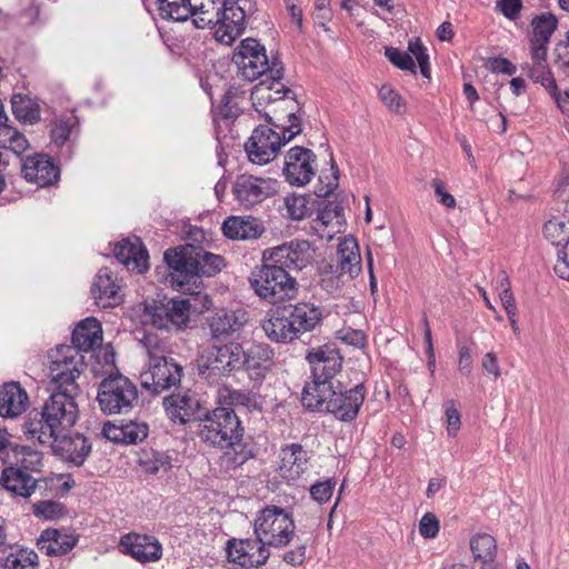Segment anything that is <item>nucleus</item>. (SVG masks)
<instances>
[{
    "instance_id": "obj_48",
    "label": "nucleus",
    "mask_w": 569,
    "mask_h": 569,
    "mask_svg": "<svg viewBox=\"0 0 569 569\" xmlns=\"http://www.w3.org/2000/svg\"><path fill=\"white\" fill-rule=\"evenodd\" d=\"M543 234L552 244L563 247L569 242V223L557 219L549 220L543 226Z\"/></svg>"
},
{
    "instance_id": "obj_51",
    "label": "nucleus",
    "mask_w": 569,
    "mask_h": 569,
    "mask_svg": "<svg viewBox=\"0 0 569 569\" xmlns=\"http://www.w3.org/2000/svg\"><path fill=\"white\" fill-rule=\"evenodd\" d=\"M385 56L386 58L398 69L403 71H410L413 74H416V63L412 59V57L398 48L395 47H386L385 48Z\"/></svg>"
},
{
    "instance_id": "obj_39",
    "label": "nucleus",
    "mask_w": 569,
    "mask_h": 569,
    "mask_svg": "<svg viewBox=\"0 0 569 569\" xmlns=\"http://www.w3.org/2000/svg\"><path fill=\"white\" fill-rule=\"evenodd\" d=\"M531 27L532 32L529 41L549 43L558 28V19L552 12H543L533 17Z\"/></svg>"
},
{
    "instance_id": "obj_15",
    "label": "nucleus",
    "mask_w": 569,
    "mask_h": 569,
    "mask_svg": "<svg viewBox=\"0 0 569 569\" xmlns=\"http://www.w3.org/2000/svg\"><path fill=\"white\" fill-rule=\"evenodd\" d=\"M284 146L277 128L270 124L256 127L244 143V151L250 162L254 164H267L272 161Z\"/></svg>"
},
{
    "instance_id": "obj_23",
    "label": "nucleus",
    "mask_w": 569,
    "mask_h": 569,
    "mask_svg": "<svg viewBox=\"0 0 569 569\" xmlns=\"http://www.w3.org/2000/svg\"><path fill=\"white\" fill-rule=\"evenodd\" d=\"M119 546L124 555L141 563L154 562L162 557V546L153 536L129 532L120 538Z\"/></svg>"
},
{
    "instance_id": "obj_52",
    "label": "nucleus",
    "mask_w": 569,
    "mask_h": 569,
    "mask_svg": "<svg viewBox=\"0 0 569 569\" xmlns=\"http://www.w3.org/2000/svg\"><path fill=\"white\" fill-rule=\"evenodd\" d=\"M379 97L392 112L398 114L405 113L406 106L402 101V98L390 86H381V88L379 89Z\"/></svg>"
},
{
    "instance_id": "obj_37",
    "label": "nucleus",
    "mask_w": 569,
    "mask_h": 569,
    "mask_svg": "<svg viewBox=\"0 0 569 569\" xmlns=\"http://www.w3.org/2000/svg\"><path fill=\"white\" fill-rule=\"evenodd\" d=\"M8 466L20 468L23 471L40 473L42 467V453L28 446L14 445L11 447V456L8 453V460H3Z\"/></svg>"
},
{
    "instance_id": "obj_27",
    "label": "nucleus",
    "mask_w": 569,
    "mask_h": 569,
    "mask_svg": "<svg viewBox=\"0 0 569 569\" xmlns=\"http://www.w3.org/2000/svg\"><path fill=\"white\" fill-rule=\"evenodd\" d=\"M119 291L120 284L111 269L108 267L99 269L91 287V295L96 305L102 308H111L120 305L122 297L119 295Z\"/></svg>"
},
{
    "instance_id": "obj_64",
    "label": "nucleus",
    "mask_w": 569,
    "mask_h": 569,
    "mask_svg": "<svg viewBox=\"0 0 569 569\" xmlns=\"http://www.w3.org/2000/svg\"><path fill=\"white\" fill-rule=\"evenodd\" d=\"M555 62L561 69L569 71V43L566 41H560L556 44L555 48Z\"/></svg>"
},
{
    "instance_id": "obj_26",
    "label": "nucleus",
    "mask_w": 569,
    "mask_h": 569,
    "mask_svg": "<svg viewBox=\"0 0 569 569\" xmlns=\"http://www.w3.org/2000/svg\"><path fill=\"white\" fill-rule=\"evenodd\" d=\"M221 231L230 240H257L266 232V227L261 219L252 216H229Z\"/></svg>"
},
{
    "instance_id": "obj_3",
    "label": "nucleus",
    "mask_w": 569,
    "mask_h": 569,
    "mask_svg": "<svg viewBox=\"0 0 569 569\" xmlns=\"http://www.w3.org/2000/svg\"><path fill=\"white\" fill-rule=\"evenodd\" d=\"M232 62L238 68V77L252 82L263 78L251 91V100L271 99V90L283 79L284 68L278 53L269 59L267 50L254 38H247L240 41L232 54Z\"/></svg>"
},
{
    "instance_id": "obj_5",
    "label": "nucleus",
    "mask_w": 569,
    "mask_h": 569,
    "mask_svg": "<svg viewBox=\"0 0 569 569\" xmlns=\"http://www.w3.org/2000/svg\"><path fill=\"white\" fill-rule=\"evenodd\" d=\"M163 260L171 270L172 283L180 289L196 284L202 277H214L226 266L222 256L190 243L167 249Z\"/></svg>"
},
{
    "instance_id": "obj_43",
    "label": "nucleus",
    "mask_w": 569,
    "mask_h": 569,
    "mask_svg": "<svg viewBox=\"0 0 569 569\" xmlns=\"http://www.w3.org/2000/svg\"><path fill=\"white\" fill-rule=\"evenodd\" d=\"M160 17L173 21H186L192 14L190 0H157Z\"/></svg>"
},
{
    "instance_id": "obj_24",
    "label": "nucleus",
    "mask_w": 569,
    "mask_h": 569,
    "mask_svg": "<svg viewBox=\"0 0 569 569\" xmlns=\"http://www.w3.org/2000/svg\"><path fill=\"white\" fill-rule=\"evenodd\" d=\"M247 321L248 312L242 308L218 309L207 319L211 338L218 341L227 340L239 333Z\"/></svg>"
},
{
    "instance_id": "obj_44",
    "label": "nucleus",
    "mask_w": 569,
    "mask_h": 569,
    "mask_svg": "<svg viewBox=\"0 0 569 569\" xmlns=\"http://www.w3.org/2000/svg\"><path fill=\"white\" fill-rule=\"evenodd\" d=\"M266 122L279 130H281V139L284 140V144L290 142L293 138H296L298 134L302 132V120L301 117L297 114V112L291 109L287 114V120L289 124H283L282 122H277L273 120V117H271L270 112H264L262 114Z\"/></svg>"
},
{
    "instance_id": "obj_38",
    "label": "nucleus",
    "mask_w": 569,
    "mask_h": 569,
    "mask_svg": "<svg viewBox=\"0 0 569 569\" xmlns=\"http://www.w3.org/2000/svg\"><path fill=\"white\" fill-rule=\"evenodd\" d=\"M219 403L230 408L241 406L249 411L262 412L264 399L253 391L224 388L219 395Z\"/></svg>"
},
{
    "instance_id": "obj_60",
    "label": "nucleus",
    "mask_w": 569,
    "mask_h": 569,
    "mask_svg": "<svg viewBox=\"0 0 569 569\" xmlns=\"http://www.w3.org/2000/svg\"><path fill=\"white\" fill-rule=\"evenodd\" d=\"M558 259L555 264V272L562 279L569 281V241L562 249L558 250Z\"/></svg>"
},
{
    "instance_id": "obj_21",
    "label": "nucleus",
    "mask_w": 569,
    "mask_h": 569,
    "mask_svg": "<svg viewBox=\"0 0 569 569\" xmlns=\"http://www.w3.org/2000/svg\"><path fill=\"white\" fill-rule=\"evenodd\" d=\"M46 445L51 446L56 456L76 467H81L92 450L90 440L79 432L63 436L57 433L54 440Z\"/></svg>"
},
{
    "instance_id": "obj_47",
    "label": "nucleus",
    "mask_w": 569,
    "mask_h": 569,
    "mask_svg": "<svg viewBox=\"0 0 569 569\" xmlns=\"http://www.w3.org/2000/svg\"><path fill=\"white\" fill-rule=\"evenodd\" d=\"M36 517L44 520H56L67 515V508L62 502L56 500H41L32 506Z\"/></svg>"
},
{
    "instance_id": "obj_16",
    "label": "nucleus",
    "mask_w": 569,
    "mask_h": 569,
    "mask_svg": "<svg viewBox=\"0 0 569 569\" xmlns=\"http://www.w3.org/2000/svg\"><path fill=\"white\" fill-rule=\"evenodd\" d=\"M230 8L222 7L217 0H209L202 2L200 6H192V24L198 29L213 28L216 26V39L226 44H231L239 36H234L230 32L223 33V29L229 27L230 22L229 12ZM231 29L228 28V31Z\"/></svg>"
},
{
    "instance_id": "obj_22",
    "label": "nucleus",
    "mask_w": 569,
    "mask_h": 569,
    "mask_svg": "<svg viewBox=\"0 0 569 569\" xmlns=\"http://www.w3.org/2000/svg\"><path fill=\"white\" fill-rule=\"evenodd\" d=\"M50 481V478H36L30 472L11 466L4 467L0 476L1 486L13 496L22 498L31 497L38 488L43 487L46 491Z\"/></svg>"
},
{
    "instance_id": "obj_32",
    "label": "nucleus",
    "mask_w": 569,
    "mask_h": 569,
    "mask_svg": "<svg viewBox=\"0 0 569 569\" xmlns=\"http://www.w3.org/2000/svg\"><path fill=\"white\" fill-rule=\"evenodd\" d=\"M29 406V396L19 382L10 381L0 386V417L16 418Z\"/></svg>"
},
{
    "instance_id": "obj_57",
    "label": "nucleus",
    "mask_w": 569,
    "mask_h": 569,
    "mask_svg": "<svg viewBox=\"0 0 569 569\" xmlns=\"http://www.w3.org/2000/svg\"><path fill=\"white\" fill-rule=\"evenodd\" d=\"M486 68L493 73H502L512 76L517 71V67L507 58L491 57L486 62Z\"/></svg>"
},
{
    "instance_id": "obj_7",
    "label": "nucleus",
    "mask_w": 569,
    "mask_h": 569,
    "mask_svg": "<svg viewBox=\"0 0 569 569\" xmlns=\"http://www.w3.org/2000/svg\"><path fill=\"white\" fill-rule=\"evenodd\" d=\"M191 300L173 297L146 300L143 302L144 321L158 330L167 332L183 331L190 321Z\"/></svg>"
},
{
    "instance_id": "obj_30",
    "label": "nucleus",
    "mask_w": 569,
    "mask_h": 569,
    "mask_svg": "<svg viewBox=\"0 0 569 569\" xmlns=\"http://www.w3.org/2000/svg\"><path fill=\"white\" fill-rule=\"evenodd\" d=\"M226 442L223 449L228 451L221 456V461L228 470H234L256 457V443L250 436L244 437V431L237 432L236 439Z\"/></svg>"
},
{
    "instance_id": "obj_2",
    "label": "nucleus",
    "mask_w": 569,
    "mask_h": 569,
    "mask_svg": "<svg viewBox=\"0 0 569 569\" xmlns=\"http://www.w3.org/2000/svg\"><path fill=\"white\" fill-rule=\"evenodd\" d=\"M311 260V246L307 240H292L267 248L262 251L261 263L251 270L250 288L272 306L296 299L299 284L291 272L301 271Z\"/></svg>"
},
{
    "instance_id": "obj_10",
    "label": "nucleus",
    "mask_w": 569,
    "mask_h": 569,
    "mask_svg": "<svg viewBox=\"0 0 569 569\" xmlns=\"http://www.w3.org/2000/svg\"><path fill=\"white\" fill-rule=\"evenodd\" d=\"M97 401L106 415L128 412L138 401L137 387L120 372L110 373L99 385Z\"/></svg>"
},
{
    "instance_id": "obj_6",
    "label": "nucleus",
    "mask_w": 569,
    "mask_h": 569,
    "mask_svg": "<svg viewBox=\"0 0 569 569\" xmlns=\"http://www.w3.org/2000/svg\"><path fill=\"white\" fill-rule=\"evenodd\" d=\"M306 360L311 367L312 381L306 382L301 403L306 410L318 409L323 401L320 397L322 390L336 385L335 377L341 371L343 357L335 343H326L310 349Z\"/></svg>"
},
{
    "instance_id": "obj_20",
    "label": "nucleus",
    "mask_w": 569,
    "mask_h": 569,
    "mask_svg": "<svg viewBox=\"0 0 569 569\" xmlns=\"http://www.w3.org/2000/svg\"><path fill=\"white\" fill-rule=\"evenodd\" d=\"M21 173L28 182L40 188L53 186L60 179L59 166L46 153H34L21 160Z\"/></svg>"
},
{
    "instance_id": "obj_1",
    "label": "nucleus",
    "mask_w": 569,
    "mask_h": 569,
    "mask_svg": "<svg viewBox=\"0 0 569 569\" xmlns=\"http://www.w3.org/2000/svg\"><path fill=\"white\" fill-rule=\"evenodd\" d=\"M81 373L72 365L71 356H63V360L53 361L49 366L52 393L40 409H32L23 425L24 433L29 439L39 443L52 442L54 435L73 427L79 417L76 397L80 388L76 380Z\"/></svg>"
},
{
    "instance_id": "obj_59",
    "label": "nucleus",
    "mask_w": 569,
    "mask_h": 569,
    "mask_svg": "<svg viewBox=\"0 0 569 569\" xmlns=\"http://www.w3.org/2000/svg\"><path fill=\"white\" fill-rule=\"evenodd\" d=\"M236 545H242L243 548H246V562L248 563H244V568L246 569H253L254 565H253V558H254V552L253 550L257 549V545L259 543V538L257 537V540H252V539H236V538H231L227 541V546L229 547H233Z\"/></svg>"
},
{
    "instance_id": "obj_25",
    "label": "nucleus",
    "mask_w": 569,
    "mask_h": 569,
    "mask_svg": "<svg viewBox=\"0 0 569 569\" xmlns=\"http://www.w3.org/2000/svg\"><path fill=\"white\" fill-rule=\"evenodd\" d=\"M329 157L332 177L326 182L325 186L319 188L317 193L318 197L323 198L322 202L319 204L317 219L325 226L330 224L335 219L337 222H339L340 219L343 218V207L341 202L327 199V197L331 194L339 184V168L335 161L332 152H330Z\"/></svg>"
},
{
    "instance_id": "obj_40",
    "label": "nucleus",
    "mask_w": 569,
    "mask_h": 569,
    "mask_svg": "<svg viewBox=\"0 0 569 569\" xmlns=\"http://www.w3.org/2000/svg\"><path fill=\"white\" fill-rule=\"evenodd\" d=\"M11 109L14 117L20 121L36 123L40 120V107L28 96L13 94Z\"/></svg>"
},
{
    "instance_id": "obj_41",
    "label": "nucleus",
    "mask_w": 569,
    "mask_h": 569,
    "mask_svg": "<svg viewBox=\"0 0 569 569\" xmlns=\"http://www.w3.org/2000/svg\"><path fill=\"white\" fill-rule=\"evenodd\" d=\"M8 120L0 121V147L12 151L17 157L29 148V142L24 134L7 123Z\"/></svg>"
},
{
    "instance_id": "obj_36",
    "label": "nucleus",
    "mask_w": 569,
    "mask_h": 569,
    "mask_svg": "<svg viewBox=\"0 0 569 569\" xmlns=\"http://www.w3.org/2000/svg\"><path fill=\"white\" fill-rule=\"evenodd\" d=\"M337 256L338 267L336 270L348 274L350 280L358 277L361 271V256L356 238H343L338 244Z\"/></svg>"
},
{
    "instance_id": "obj_29",
    "label": "nucleus",
    "mask_w": 569,
    "mask_h": 569,
    "mask_svg": "<svg viewBox=\"0 0 569 569\" xmlns=\"http://www.w3.org/2000/svg\"><path fill=\"white\" fill-rule=\"evenodd\" d=\"M280 470L289 480L299 479L309 468L311 455L300 443H287L280 448Z\"/></svg>"
},
{
    "instance_id": "obj_34",
    "label": "nucleus",
    "mask_w": 569,
    "mask_h": 569,
    "mask_svg": "<svg viewBox=\"0 0 569 569\" xmlns=\"http://www.w3.org/2000/svg\"><path fill=\"white\" fill-rule=\"evenodd\" d=\"M271 91H273L274 96L271 93V99L269 101L261 100V103H258L257 100H252V106L261 117L264 112H270L274 121L281 122L287 119L286 114L293 109L288 106L286 98H290L297 104L299 103L297 101L296 93L292 92L290 88L283 86L280 81Z\"/></svg>"
},
{
    "instance_id": "obj_17",
    "label": "nucleus",
    "mask_w": 569,
    "mask_h": 569,
    "mask_svg": "<svg viewBox=\"0 0 569 569\" xmlns=\"http://www.w3.org/2000/svg\"><path fill=\"white\" fill-rule=\"evenodd\" d=\"M162 405L168 418L180 425L190 420L200 421L206 412L199 395L190 389L164 397Z\"/></svg>"
},
{
    "instance_id": "obj_8",
    "label": "nucleus",
    "mask_w": 569,
    "mask_h": 569,
    "mask_svg": "<svg viewBox=\"0 0 569 569\" xmlns=\"http://www.w3.org/2000/svg\"><path fill=\"white\" fill-rule=\"evenodd\" d=\"M366 387L362 382L347 388L341 381L337 380L331 388L322 390L320 393L323 400L318 409L310 412H327L342 422H352L359 415V411L366 399Z\"/></svg>"
},
{
    "instance_id": "obj_4",
    "label": "nucleus",
    "mask_w": 569,
    "mask_h": 569,
    "mask_svg": "<svg viewBox=\"0 0 569 569\" xmlns=\"http://www.w3.org/2000/svg\"><path fill=\"white\" fill-rule=\"evenodd\" d=\"M323 319L322 307L310 301H299L278 307L270 318L263 321L262 329L271 341L290 343L316 330Z\"/></svg>"
},
{
    "instance_id": "obj_55",
    "label": "nucleus",
    "mask_w": 569,
    "mask_h": 569,
    "mask_svg": "<svg viewBox=\"0 0 569 569\" xmlns=\"http://www.w3.org/2000/svg\"><path fill=\"white\" fill-rule=\"evenodd\" d=\"M445 415L448 435L455 437L461 427V415L455 400L451 399L446 402Z\"/></svg>"
},
{
    "instance_id": "obj_28",
    "label": "nucleus",
    "mask_w": 569,
    "mask_h": 569,
    "mask_svg": "<svg viewBox=\"0 0 569 569\" xmlns=\"http://www.w3.org/2000/svg\"><path fill=\"white\" fill-rule=\"evenodd\" d=\"M273 350L264 343L254 345L240 358V369H244L250 379L261 383L272 366Z\"/></svg>"
},
{
    "instance_id": "obj_13",
    "label": "nucleus",
    "mask_w": 569,
    "mask_h": 569,
    "mask_svg": "<svg viewBox=\"0 0 569 569\" xmlns=\"http://www.w3.org/2000/svg\"><path fill=\"white\" fill-rule=\"evenodd\" d=\"M71 342L72 346L60 345L54 352L51 351L49 353L50 363L63 360V356L69 355L71 356L72 365L82 371L81 368L84 366L83 357L80 356L79 359L77 357L80 351L88 352L101 345L102 328L100 322L93 317L81 320L72 331Z\"/></svg>"
},
{
    "instance_id": "obj_14",
    "label": "nucleus",
    "mask_w": 569,
    "mask_h": 569,
    "mask_svg": "<svg viewBox=\"0 0 569 569\" xmlns=\"http://www.w3.org/2000/svg\"><path fill=\"white\" fill-rule=\"evenodd\" d=\"M182 367L173 358L152 356L148 370L141 372L140 383L151 395H159L180 383Z\"/></svg>"
},
{
    "instance_id": "obj_50",
    "label": "nucleus",
    "mask_w": 569,
    "mask_h": 569,
    "mask_svg": "<svg viewBox=\"0 0 569 569\" xmlns=\"http://www.w3.org/2000/svg\"><path fill=\"white\" fill-rule=\"evenodd\" d=\"M528 77L535 83H540L549 94L556 93L557 82L548 64L530 67Z\"/></svg>"
},
{
    "instance_id": "obj_42",
    "label": "nucleus",
    "mask_w": 569,
    "mask_h": 569,
    "mask_svg": "<svg viewBox=\"0 0 569 569\" xmlns=\"http://www.w3.org/2000/svg\"><path fill=\"white\" fill-rule=\"evenodd\" d=\"M470 549L475 560L482 563L493 562L497 555V542L491 535L478 533L470 539Z\"/></svg>"
},
{
    "instance_id": "obj_18",
    "label": "nucleus",
    "mask_w": 569,
    "mask_h": 569,
    "mask_svg": "<svg viewBox=\"0 0 569 569\" xmlns=\"http://www.w3.org/2000/svg\"><path fill=\"white\" fill-rule=\"evenodd\" d=\"M317 156L312 150L296 146L286 154L283 174L292 186H305L316 173L315 163Z\"/></svg>"
},
{
    "instance_id": "obj_12",
    "label": "nucleus",
    "mask_w": 569,
    "mask_h": 569,
    "mask_svg": "<svg viewBox=\"0 0 569 569\" xmlns=\"http://www.w3.org/2000/svg\"><path fill=\"white\" fill-rule=\"evenodd\" d=\"M243 348L238 342H229L211 347L198 365V373L208 383H218L223 377L240 370V358Z\"/></svg>"
},
{
    "instance_id": "obj_58",
    "label": "nucleus",
    "mask_w": 569,
    "mask_h": 569,
    "mask_svg": "<svg viewBox=\"0 0 569 569\" xmlns=\"http://www.w3.org/2000/svg\"><path fill=\"white\" fill-rule=\"evenodd\" d=\"M419 532L423 538H435L439 532V520L432 512L422 516L419 522Z\"/></svg>"
},
{
    "instance_id": "obj_49",
    "label": "nucleus",
    "mask_w": 569,
    "mask_h": 569,
    "mask_svg": "<svg viewBox=\"0 0 569 569\" xmlns=\"http://www.w3.org/2000/svg\"><path fill=\"white\" fill-rule=\"evenodd\" d=\"M140 466L147 473L156 475L159 471H168L171 469V458L159 451H152L151 456L144 455L139 459Z\"/></svg>"
},
{
    "instance_id": "obj_19",
    "label": "nucleus",
    "mask_w": 569,
    "mask_h": 569,
    "mask_svg": "<svg viewBox=\"0 0 569 569\" xmlns=\"http://www.w3.org/2000/svg\"><path fill=\"white\" fill-rule=\"evenodd\" d=\"M274 193L271 179L252 174H239L232 186V194L244 209H251Z\"/></svg>"
},
{
    "instance_id": "obj_31",
    "label": "nucleus",
    "mask_w": 569,
    "mask_h": 569,
    "mask_svg": "<svg viewBox=\"0 0 569 569\" xmlns=\"http://www.w3.org/2000/svg\"><path fill=\"white\" fill-rule=\"evenodd\" d=\"M113 254L118 262L123 264L127 269L143 273L149 268V254L139 238H134V242L124 239L116 243Z\"/></svg>"
},
{
    "instance_id": "obj_35",
    "label": "nucleus",
    "mask_w": 569,
    "mask_h": 569,
    "mask_svg": "<svg viewBox=\"0 0 569 569\" xmlns=\"http://www.w3.org/2000/svg\"><path fill=\"white\" fill-rule=\"evenodd\" d=\"M78 542V537L62 533L57 529H46L38 539V547L47 556L60 557L72 550Z\"/></svg>"
},
{
    "instance_id": "obj_63",
    "label": "nucleus",
    "mask_w": 569,
    "mask_h": 569,
    "mask_svg": "<svg viewBox=\"0 0 569 569\" xmlns=\"http://www.w3.org/2000/svg\"><path fill=\"white\" fill-rule=\"evenodd\" d=\"M307 547L305 543L297 546L296 549L283 553L282 560L290 566H300L306 560Z\"/></svg>"
},
{
    "instance_id": "obj_62",
    "label": "nucleus",
    "mask_w": 569,
    "mask_h": 569,
    "mask_svg": "<svg viewBox=\"0 0 569 569\" xmlns=\"http://www.w3.org/2000/svg\"><path fill=\"white\" fill-rule=\"evenodd\" d=\"M431 186L438 197V201L446 208L452 209L456 207L455 197L446 190L445 183L440 179H433Z\"/></svg>"
},
{
    "instance_id": "obj_11",
    "label": "nucleus",
    "mask_w": 569,
    "mask_h": 569,
    "mask_svg": "<svg viewBox=\"0 0 569 569\" xmlns=\"http://www.w3.org/2000/svg\"><path fill=\"white\" fill-rule=\"evenodd\" d=\"M296 525L292 516L278 506L264 507L254 520V533L259 541L266 539L268 546H288L295 537Z\"/></svg>"
},
{
    "instance_id": "obj_53",
    "label": "nucleus",
    "mask_w": 569,
    "mask_h": 569,
    "mask_svg": "<svg viewBox=\"0 0 569 569\" xmlns=\"http://www.w3.org/2000/svg\"><path fill=\"white\" fill-rule=\"evenodd\" d=\"M335 487L336 481L332 479L317 481L310 487V496L315 501L326 503L332 497Z\"/></svg>"
},
{
    "instance_id": "obj_45",
    "label": "nucleus",
    "mask_w": 569,
    "mask_h": 569,
    "mask_svg": "<svg viewBox=\"0 0 569 569\" xmlns=\"http://www.w3.org/2000/svg\"><path fill=\"white\" fill-rule=\"evenodd\" d=\"M39 557L33 550L20 549L9 553L3 560L4 569H37Z\"/></svg>"
},
{
    "instance_id": "obj_46",
    "label": "nucleus",
    "mask_w": 569,
    "mask_h": 569,
    "mask_svg": "<svg viewBox=\"0 0 569 569\" xmlns=\"http://www.w3.org/2000/svg\"><path fill=\"white\" fill-rule=\"evenodd\" d=\"M78 124L76 117H60L52 122L50 130L51 141L57 146H63L70 138L73 128Z\"/></svg>"
},
{
    "instance_id": "obj_54",
    "label": "nucleus",
    "mask_w": 569,
    "mask_h": 569,
    "mask_svg": "<svg viewBox=\"0 0 569 569\" xmlns=\"http://www.w3.org/2000/svg\"><path fill=\"white\" fill-rule=\"evenodd\" d=\"M308 201L303 196H291L286 198V206L289 216L293 220H301L308 216Z\"/></svg>"
},
{
    "instance_id": "obj_33",
    "label": "nucleus",
    "mask_w": 569,
    "mask_h": 569,
    "mask_svg": "<svg viewBox=\"0 0 569 569\" xmlns=\"http://www.w3.org/2000/svg\"><path fill=\"white\" fill-rule=\"evenodd\" d=\"M148 425L129 420L117 426L112 422H106L102 428V435L114 443L137 445L142 442L148 436Z\"/></svg>"
},
{
    "instance_id": "obj_61",
    "label": "nucleus",
    "mask_w": 569,
    "mask_h": 569,
    "mask_svg": "<svg viewBox=\"0 0 569 569\" xmlns=\"http://www.w3.org/2000/svg\"><path fill=\"white\" fill-rule=\"evenodd\" d=\"M339 338L347 345L363 348L367 343L366 335L361 330L346 329L339 331Z\"/></svg>"
},
{
    "instance_id": "obj_9",
    "label": "nucleus",
    "mask_w": 569,
    "mask_h": 569,
    "mask_svg": "<svg viewBox=\"0 0 569 569\" xmlns=\"http://www.w3.org/2000/svg\"><path fill=\"white\" fill-rule=\"evenodd\" d=\"M239 431H244V428L238 415L233 408L223 405L212 410H206L200 420V439L214 448H224L226 441L236 439Z\"/></svg>"
},
{
    "instance_id": "obj_56",
    "label": "nucleus",
    "mask_w": 569,
    "mask_h": 569,
    "mask_svg": "<svg viewBox=\"0 0 569 569\" xmlns=\"http://www.w3.org/2000/svg\"><path fill=\"white\" fill-rule=\"evenodd\" d=\"M523 8L522 0H497L496 9L508 20L515 21Z\"/></svg>"
}]
</instances>
